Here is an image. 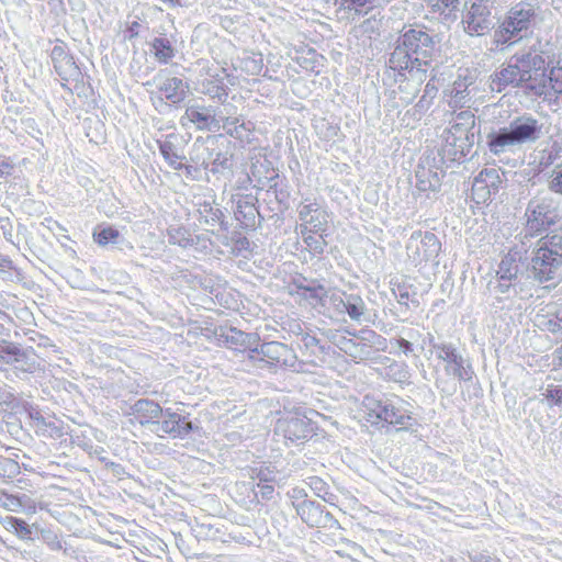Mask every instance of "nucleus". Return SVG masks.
I'll list each match as a JSON object with an SVG mask.
<instances>
[{"mask_svg":"<svg viewBox=\"0 0 562 562\" xmlns=\"http://www.w3.org/2000/svg\"><path fill=\"white\" fill-rule=\"evenodd\" d=\"M437 52V42L427 27L415 25L404 30L395 42L390 54L389 68L392 71H407L419 81H425L428 72L435 70L434 57Z\"/></svg>","mask_w":562,"mask_h":562,"instance_id":"nucleus-1","label":"nucleus"},{"mask_svg":"<svg viewBox=\"0 0 562 562\" xmlns=\"http://www.w3.org/2000/svg\"><path fill=\"white\" fill-rule=\"evenodd\" d=\"M543 124L531 114L514 117L507 125L491 131L486 135L488 150L499 156L514 153L525 145L538 142L542 136Z\"/></svg>","mask_w":562,"mask_h":562,"instance_id":"nucleus-2","label":"nucleus"},{"mask_svg":"<svg viewBox=\"0 0 562 562\" xmlns=\"http://www.w3.org/2000/svg\"><path fill=\"white\" fill-rule=\"evenodd\" d=\"M531 272L539 282L562 279V235L538 239L530 252Z\"/></svg>","mask_w":562,"mask_h":562,"instance_id":"nucleus-3","label":"nucleus"},{"mask_svg":"<svg viewBox=\"0 0 562 562\" xmlns=\"http://www.w3.org/2000/svg\"><path fill=\"white\" fill-rule=\"evenodd\" d=\"M362 405L367 419L372 425L384 423L397 430H407L415 424L408 404L398 397L378 398L366 395Z\"/></svg>","mask_w":562,"mask_h":562,"instance_id":"nucleus-4","label":"nucleus"},{"mask_svg":"<svg viewBox=\"0 0 562 562\" xmlns=\"http://www.w3.org/2000/svg\"><path fill=\"white\" fill-rule=\"evenodd\" d=\"M536 19V7L531 1L521 0L512 5L498 24L494 37L497 44L513 45L516 38L527 33Z\"/></svg>","mask_w":562,"mask_h":562,"instance_id":"nucleus-5","label":"nucleus"},{"mask_svg":"<svg viewBox=\"0 0 562 562\" xmlns=\"http://www.w3.org/2000/svg\"><path fill=\"white\" fill-rule=\"evenodd\" d=\"M496 0H467L463 4L461 24L469 36L487 35L499 23Z\"/></svg>","mask_w":562,"mask_h":562,"instance_id":"nucleus-6","label":"nucleus"},{"mask_svg":"<svg viewBox=\"0 0 562 562\" xmlns=\"http://www.w3.org/2000/svg\"><path fill=\"white\" fill-rule=\"evenodd\" d=\"M557 211V202L550 194L537 195L532 198L527 205L525 216L527 233L521 240L522 245L527 244V239L547 229L554 223Z\"/></svg>","mask_w":562,"mask_h":562,"instance_id":"nucleus-7","label":"nucleus"},{"mask_svg":"<svg viewBox=\"0 0 562 562\" xmlns=\"http://www.w3.org/2000/svg\"><path fill=\"white\" fill-rule=\"evenodd\" d=\"M520 71L525 75L527 89L535 95L548 97V85L546 68L547 61L541 53L536 49L518 53L514 55Z\"/></svg>","mask_w":562,"mask_h":562,"instance_id":"nucleus-8","label":"nucleus"},{"mask_svg":"<svg viewBox=\"0 0 562 562\" xmlns=\"http://www.w3.org/2000/svg\"><path fill=\"white\" fill-rule=\"evenodd\" d=\"M429 344L438 359L442 360L445 371L459 381H470L474 374L472 366L463 358L458 348L451 342H436L429 334Z\"/></svg>","mask_w":562,"mask_h":562,"instance_id":"nucleus-9","label":"nucleus"},{"mask_svg":"<svg viewBox=\"0 0 562 562\" xmlns=\"http://www.w3.org/2000/svg\"><path fill=\"white\" fill-rule=\"evenodd\" d=\"M315 427L310 418L303 415H290L280 418L274 427L277 440L284 445L303 443L314 434Z\"/></svg>","mask_w":562,"mask_h":562,"instance_id":"nucleus-10","label":"nucleus"},{"mask_svg":"<svg viewBox=\"0 0 562 562\" xmlns=\"http://www.w3.org/2000/svg\"><path fill=\"white\" fill-rule=\"evenodd\" d=\"M406 250L408 258L417 266L436 260L441 250V243L431 232L415 231L408 238Z\"/></svg>","mask_w":562,"mask_h":562,"instance_id":"nucleus-11","label":"nucleus"},{"mask_svg":"<svg viewBox=\"0 0 562 562\" xmlns=\"http://www.w3.org/2000/svg\"><path fill=\"white\" fill-rule=\"evenodd\" d=\"M250 358L258 361V368L261 369L266 366L293 367L295 362L292 350L279 341L265 342L259 349H252Z\"/></svg>","mask_w":562,"mask_h":562,"instance_id":"nucleus-12","label":"nucleus"},{"mask_svg":"<svg viewBox=\"0 0 562 562\" xmlns=\"http://www.w3.org/2000/svg\"><path fill=\"white\" fill-rule=\"evenodd\" d=\"M394 80L398 82L396 89L390 92V106L392 109L405 108L411 104L419 92V87L424 81H419L413 74L407 71H396Z\"/></svg>","mask_w":562,"mask_h":562,"instance_id":"nucleus-13","label":"nucleus"},{"mask_svg":"<svg viewBox=\"0 0 562 562\" xmlns=\"http://www.w3.org/2000/svg\"><path fill=\"white\" fill-rule=\"evenodd\" d=\"M145 87H155L171 103H180L186 99L188 86L182 79L172 77L167 70L158 71L151 80L144 83Z\"/></svg>","mask_w":562,"mask_h":562,"instance_id":"nucleus-14","label":"nucleus"},{"mask_svg":"<svg viewBox=\"0 0 562 562\" xmlns=\"http://www.w3.org/2000/svg\"><path fill=\"white\" fill-rule=\"evenodd\" d=\"M501 170L485 168L479 172L472 183V199L476 203H485L492 194H496L501 188Z\"/></svg>","mask_w":562,"mask_h":562,"instance_id":"nucleus-15","label":"nucleus"},{"mask_svg":"<svg viewBox=\"0 0 562 562\" xmlns=\"http://www.w3.org/2000/svg\"><path fill=\"white\" fill-rule=\"evenodd\" d=\"M161 420L154 422L151 430L159 434H166L172 438H184L193 427L187 416L172 412L170 408L162 411Z\"/></svg>","mask_w":562,"mask_h":562,"instance_id":"nucleus-16","label":"nucleus"},{"mask_svg":"<svg viewBox=\"0 0 562 562\" xmlns=\"http://www.w3.org/2000/svg\"><path fill=\"white\" fill-rule=\"evenodd\" d=\"M491 87L493 90H496L497 92L503 91L507 87H526L527 88V81L525 78V75L520 71V68L515 61L514 55L509 58V60L504 64L499 70H497L492 76V83Z\"/></svg>","mask_w":562,"mask_h":562,"instance_id":"nucleus-17","label":"nucleus"},{"mask_svg":"<svg viewBox=\"0 0 562 562\" xmlns=\"http://www.w3.org/2000/svg\"><path fill=\"white\" fill-rule=\"evenodd\" d=\"M183 119L193 123L200 131H212L220 126L215 108L212 105L206 106L198 103L188 105Z\"/></svg>","mask_w":562,"mask_h":562,"instance_id":"nucleus-18","label":"nucleus"},{"mask_svg":"<svg viewBox=\"0 0 562 562\" xmlns=\"http://www.w3.org/2000/svg\"><path fill=\"white\" fill-rule=\"evenodd\" d=\"M228 77L225 69L220 72L209 75L206 78L198 81L196 90L207 95L210 99L220 103H225L228 97L225 78Z\"/></svg>","mask_w":562,"mask_h":562,"instance_id":"nucleus-19","label":"nucleus"},{"mask_svg":"<svg viewBox=\"0 0 562 562\" xmlns=\"http://www.w3.org/2000/svg\"><path fill=\"white\" fill-rule=\"evenodd\" d=\"M295 508L300 518L310 527H325L334 521L333 515L329 512H325L319 503L303 501Z\"/></svg>","mask_w":562,"mask_h":562,"instance_id":"nucleus-20","label":"nucleus"},{"mask_svg":"<svg viewBox=\"0 0 562 562\" xmlns=\"http://www.w3.org/2000/svg\"><path fill=\"white\" fill-rule=\"evenodd\" d=\"M330 300L340 312H346L349 317L357 323L364 319L367 305L362 297L358 294L331 295Z\"/></svg>","mask_w":562,"mask_h":562,"instance_id":"nucleus-21","label":"nucleus"},{"mask_svg":"<svg viewBox=\"0 0 562 562\" xmlns=\"http://www.w3.org/2000/svg\"><path fill=\"white\" fill-rule=\"evenodd\" d=\"M415 188L419 192H435L441 186V171L431 166L419 164L415 171Z\"/></svg>","mask_w":562,"mask_h":562,"instance_id":"nucleus-22","label":"nucleus"},{"mask_svg":"<svg viewBox=\"0 0 562 562\" xmlns=\"http://www.w3.org/2000/svg\"><path fill=\"white\" fill-rule=\"evenodd\" d=\"M471 144L469 137L462 136L459 139V136L453 133L447 131L445 136V144L442 146V151L453 161H460L463 159L470 148Z\"/></svg>","mask_w":562,"mask_h":562,"instance_id":"nucleus-23","label":"nucleus"},{"mask_svg":"<svg viewBox=\"0 0 562 562\" xmlns=\"http://www.w3.org/2000/svg\"><path fill=\"white\" fill-rule=\"evenodd\" d=\"M136 418L142 425L149 424L153 427L154 422L162 414L160 405L151 400L143 398L136 401L133 406Z\"/></svg>","mask_w":562,"mask_h":562,"instance_id":"nucleus-24","label":"nucleus"},{"mask_svg":"<svg viewBox=\"0 0 562 562\" xmlns=\"http://www.w3.org/2000/svg\"><path fill=\"white\" fill-rule=\"evenodd\" d=\"M52 58L55 70L63 80H68L69 77L79 72L75 61L66 54L61 46H55L53 48Z\"/></svg>","mask_w":562,"mask_h":562,"instance_id":"nucleus-25","label":"nucleus"},{"mask_svg":"<svg viewBox=\"0 0 562 562\" xmlns=\"http://www.w3.org/2000/svg\"><path fill=\"white\" fill-rule=\"evenodd\" d=\"M431 12L438 14L439 19L446 23L458 20L460 12V0H429Z\"/></svg>","mask_w":562,"mask_h":562,"instance_id":"nucleus-26","label":"nucleus"},{"mask_svg":"<svg viewBox=\"0 0 562 562\" xmlns=\"http://www.w3.org/2000/svg\"><path fill=\"white\" fill-rule=\"evenodd\" d=\"M475 125V116L474 114L469 111H461L459 113H456L451 121H450V127L447 130L454 135L459 136V139L464 137H469L470 131Z\"/></svg>","mask_w":562,"mask_h":562,"instance_id":"nucleus-27","label":"nucleus"},{"mask_svg":"<svg viewBox=\"0 0 562 562\" xmlns=\"http://www.w3.org/2000/svg\"><path fill=\"white\" fill-rule=\"evenodd\" d=\"M0 506L4 509L13 513H20L24 510L34 509V504L32 499L23 494V495H13L9 494L4 491L0 492Z\"/></svg>","mask_w":562,"mask_h":562,"instance_id":"nucleus-28","label":"nucleus"},{"mask_svg":"<svg viewBox=\"0 0 562 562\" xmlns=\"http://www.w3.org/2000/svg\"><path fill=\"white\" fill-rule=\"evenodd\" d=\"M519 251H514L507 254L498 266L497 276L502 279V281H513L516 280L519 272V263L520 260Z\"/></svg>","mask_w":562,"mask_h":562,"instance_id":"nucleus-29","label":"nucleus"},{"mask_svg":"<svg viewBox=\"0 0 562 562\" xmlns=\"http://www.w3.org/2000/svg\"><path fill=\"white\" fill-rule=\"evenodd\" d=\"M93 239L97 244H99L100 246H106L109 244H113V245H121V244H126V246L128 248H133L132 245H130V243H127L120 234V232L108 225V226H99L94 232H93Z\"/></svg>","mask_w":562,"mask_h":562,"instance_id":"nucleus-30","label":"nucleus"},{"mask_svg":"<svg viewBox=\"0 0 562 562\" xmlns=\"http://www.w3.org/2000/svg\"><path fill=\"white\" fill-rule=\"evenodd\" d=\"M159 150L172 169L181 170L182 168H186L188 172L190 171V167L182 164V159L184 157L179 154L178 148L172 142L168 139L159 142Z\"/></svg>","mask_w":562,"mask_h":562,"instance_id":"nucleus-31","label":"nucleus"},{"mask_svg":"<svg viewBox=\"0 0 562 562\" xmlns=\"http://www.w3.org/2000/svg\"><path fill=\"white\" fill-rule=\"evenodd\" d=\"M223 128L229 136L243 140L248 137L250 123L240 121L238 117H225L223 120Z\"/></svg>","mask_w":562,"mask_h":562,"instance_id":"nucleus-32","label":"nucleus"},{"mask_svg":"<svg viewBox=\"0 0 562 562\" xmlns=\"http://www.w3.org/2000/svg\"><path fill=\"white\" fill-rule=\"evenodd\" d=\"M258 214L257 207L252 202L247 200H238L235 216L246 227L256 225V216Z\"/></svg>","mask_w":562,"mask_h":562,"instance_id":"nucleus-33","label":"nucleus"},{"mask_svg":"<svg viewBox=\"0 0 562 562\" xmlns=\"http://www.w3.org/2000/svg\"><path fill=\"white\" fill-rule=\"evenodd\" d=\"M357 338L361 339L363 346L371 351H384L387 348L386 338L371 329L359 330Z\"/></svg>","mask_w":562,"mask_h":562,"instance_id":"nucleus-34","label":"nucleus"},{"mask_svg":"<svg viewBox=\"0 0 562 562\" xmlns=\"http://www.w3.org/2000/svg\"><path fill=\"white\" fill-rule=\"evenodd\" d=\"M168 243L182 248L191 247L195 244L193 235L184 227L170 226L167 229Z\"/></svg>","mask_w":562,"mask_h":562,"instance_id":"nucleus-35","label":"nucleus"},{"mask_svg":"<svg viewBox=\"0 0 562 562\" xmlns=\"http://www.w3.org/2000/svg\"><path fill=\"white\" fill-rule=\"evenodd\" d=\"M151 47L155 57L161 64H168L175 57V48L167 38L155 37Z\"/></svg>","mask_w":562,"mask_h":562,"instance_id":"nucleus-36","label":"nucleus"},{"mask_svg":"<svg viewBox=\"0 0 562 562\" xmlns=\"http://www.w3.org/2000/svg\"><path fill=\"white\" fill-rule=\"evenodd\" d=\"M36 431L50 438H60L64 432L63 429L55 422H47L41 414L32 415Z\"/></svg>","mask_w":562,"mask_h":562,"instance_id":"nucleus-37","label":"nucleus"},{"mask_svg":"<svg viewBox=\"0 0 562 562\" xmlns=\"http://www.w3.org/2000/svg\"><path fill=\"white\" fill-rule=\"evenodd\" d=\"M328 223V214L326 211L319 209L311 215L304 224V229L310 233L323 234L326 231Z\"/></svg>","mask_w":562,"mask_h":562,"instance_id":"nucleus-38","label":"nucleus"},{"mask_svg":"<svg viewBox=\"0 0 562 562\" xmlns=\"http://www.w3.org/2000/svg\"><path fill=\"white\" fill-rule=\"evenodd\" d=\"M200 214V223H204L210 226H215L216 224L223 225L222 221L223 212L212 206L210 203H203L199 209Z\"/></svg>","mask_w":562,"mask_h":562,"instance_id":"nucleus-39","label":"nucleus"},{"mask_svg":"<svg viewBox=\"0 0 562 562\" xmlns=\"http://www.w3.org/2000/svg\"><path fill=\"white\" fill-rule=\"evenodd\" d=\"M15 370L22 372L32 373L35 371L37 363L32 351L25 350L21 348V357H16V360L13 363Z\"/></svg>","mask_w":562,"mask_h":562,"instance_id":"nucleus-40","label":"nucleus"},{"mask_svg":"<svg viewBox=\"0 0 562 562\" xmlns=\"http://www.w3.org/2000/svg\"><path fill=\"white\" fill-rule=\"evenodd\" d=\"M540 402L547 403L549 406L562 405V387L558 385H548L546 389L540 390Z\"/></svg>","mask_w":562,"mask_h":562,"instance_id":"nucleus-41","label":"nucleus"},{"mask_svg":"<svg viewBox=\"0 0 562 562\" xmlns=\"http://www.w3.org/2000/svg\"><path fill=\"white\" fill-rule=\"evenodd\" d=\"M548 95L551 91L554 94H562V66L552 67L547 77Z\"/></svg>","mask_w":562,"mask_h":562,"instance_id":"nucleus-42","label":"nucleus"},{"mask_svg":"<svg viewBox=\"0 0 562 562\" xmlns=\"http://www.w3.org/2000/svg\"><path fill=\"white\" fill-rule=\"evenodd\" d=\"M16 357H21V348L12 342H4L0 345V358L2 366H13Z\"/></svg>","mask_w":562,"mask_h":562,"instance_id":"nucleus-43","label":"nucleus"},{"mask_svg":"<svg viewBox=\"0 0 562 562\" xmlns=\"http://www.w3.org/2000/svg\"><path fill=\"white\" fill-rule=\"evenodd\" d=\"M345 353L349 355L355 359L364 360L371 356V350L363 346L361 339H351L350 345L347 347Z\"/></svg>","mask_w":562,"mask_h":562,"instance_id":"nucleus-44","label":"nucleus"},{"mask_svg":"<svg viewBox=\"0 0 562 562\" xmlns=\"http://www.w3.org/2000/svg\"><path fill=\"white\" fill-rule=\"evenodd\" d=\"M548 188L551 192L562 195V165L552 170L548 180Z\"/></svg>","mask_w":562,"mask_h":562,"instance_id":"nucleus-45","label":"nucleus"},{"mask_svg":"<svg viewBox=\"0 0 562 562\" xmlns=\"http://www.w3.org/2000/svg\"><path fill=\"white\" fill-rule=\"evenodd\" d=\"M325 296H326V290L322 285L305 289V297L307 300H310V303L313 306H316L318 304L323 305V300Z\"/></svg>","mask_w":562,"mask_h":562,"instance_id":"nucleus-46","label":"nucleus"},{"mask_svg":"<svg viewBox=\"0 0 562 562\" xmlns=\"http://www.w3.org/2000/svg\"><path fill=\"white\" fill-rule=\"evenodd\" d=\"M304 243L310 248V250L315 254H322L326 245V241L323 238L322 234H319L318 237H315L313 235L304 236Z\"/></svg>","mask_w":562,"mask_h":562,"instance_id":"nucleus-47","label":"nucleus"},{"mask_svg":"<svg viewBox=\"0 0 562 562\" xmlns=\"http://www.w3.org/2000/svg\"><path fill=\"white\" fill-rule=\"evenodd\" d=\"M20 472L18 462L12 459H2L0 457V476L13 475Z\"/></svg>","mask_w":562,"mask_h":562,"instance_id":"nucleus-48","label":"nucleus"},{"mask_svg":"<svg viewBox=\"0 0 562 562\" xmlns=\"http://www.w3.org/2000/svg\"><path fill=\"white\" fill-rule=\"evenodd\" d=\"M12 522L15 524L13 532L21 540H31V538H32V530H31V527L26 524V521H24L23 519L19 518L18 520H12Z\"/></svg>","mask_w":562,"mask_h":562,"instance_id":"nucleus-49","label":"nucleus"},{"mask_svg":"<svg viewBox=\"0 0 562 562\" xmlns=\"http://www.w3.org/2000/svg\"><path fill=\"white\" fill-rule=\"evenodd\" d=\"M301 342L305 348L311 349L314 355L324 352V347L319 345V340L315 336L306 334L302 336Z\"/></svg>","mask_w":562,"mask_h":562,"instance_id":"nucleus-50","label":"nucleus"},{"mask_svg":"<svg viewBox=\"0 0 562 562\" xmlns=\"http://www.w3.org/2000/svg\"><path fill=\"white\" fill-rule=\"evenodd\" d=\"M342 4L347 9H355L356 11L358 8H362L367 4H381L383 2H389L390 0H341Z\"/></svg>","mask_w":562,"mask_h":562,"instance_id":"nucleus-51","label":"nucleus"},{"mask_svg":"<svg viewBox=\"0 0 562 562\" xmlns=\"http://www.w3.org/2000/svg\"><path fill=\"white\" fill-rule=\"evenodd\" d=\"M256 471V477L259 480V483H269L276 480V473L270 468H258L254 469Z\"/></svg>","mask_w":562,"mask_h":562,"instance_id":"nucleus-52","label":"nucleus"},{"mask_svg":"<svg viewBox=\"0 0 562 562\" xmlns=\"http://www.w3.org/2000/svg\"><path fill=\"white\" fill-rule=\"evenodd\" d=\"M257 488L258 490L255 491L256 496H260L262 499H271L272 498V495L274 492L273 485H271L269 483H258Z\"/></svg>","mask_w":562,"mask_h":562,"instance_id":"nucleus-53","label":"nucleus"},{"mask_svg":"<svg viewBox=\"0 0 562 562\" xmlns=\"http://www.w3.org/2000/svg\"><path fill=\"white\" fill-rule=\"evenodd\" d=\"M310 486L319 497H324V494H326L327 485L317 476L310 477Z\"/></svg>","mask_w":562,"mask_h":562,"instance_id":"nucleus-54","label":"nucleus"},{"mask_svg":"<svg viewBox=\"0 0 562 562\" xmlns=\"http://www.w3.org/2000/svg\"><path fill=\"white\" fill-rule=\"evenodd\" d=\"M319 207L316 204H303L299 209V217L300 220L305 223L306 220L313 215L315 211H318Z\"/></svg>","mask_w":562,"mask_h":562,"instance_id":"nucleus-55","label":"nucleus"},{"mask_svg":"<svg viewBox=\"0 0 562 562\" xmlns=\"http://www.w3.org/2000/svg\"><path fill=\"white\" fill-rule=\"evenodd\" d=\"M44 540L52 550H61L63 548L61 541L58 539L57 535L52 531H47L44 535Z\"/></svg>","mask_w":562,"mask_h":562,"instance_id":"nucleus-56","label":"nucleus"},{"mask_svg":"<svg viewBox=\"0 0 562 562\" xmlns=\"http://www.w3.org/2000/svg\"><path fill=\"white\" fill-rule=\"evenodd\" d=\"M83 449L89 452L90 454H93V456H97L98 459L102 462L105 461V458L102 457V453L104 452V449L102 447H95L93 448V446L91 443H85L83 446Z\"/></svg>","mask_w":562,"mask_h":562,"instance_id":"nucleus-57","label":"nucleus"},{"mask_svg":"<svg viewBox=\"0 0 562 562\" xmlns=\"http://www.w3.org/2000/svg\"><path fill=\"white\" fill-rule=\"evenodd\" d=\"M396 345L407 356L413 352V345L409 340L404 338L396 339Z\"/></svg>","mask_w":562,"mask_h":562,"instance_id":"nucleus-58","label":"nucleus"},{"mask_svg":"<svg viewBox=\"0 0 562 562\" xmlns=\"http://www.w3.org/2000/svg\"><path fill=\"white\" fill-rule=\"evenodd\" d=\"M351 338H347L342 335L338 337L337 340H335V345L344 352H346L347 347L350 345Z\"/></svg>","mask_w":562,"mask_h":562,"instance_id":"nucleus-59","label":"nucleus"},{"mask_svg":"<svg viewBox=\"0 0 562 562\" xmlns=\"http://www.w3.org/2000/svg\"><path fill=\"white\" fill-rule=\"evenodd\" d=\"M473 562H499V560L488 554H477L473 558Z\"/></svg>","mask_w":562,"mask_h":562,"instance_id":"nucleus-60","label":"nucleus"},{"mask_svg":"<svg viewBox=\"0 0 562 562\" xmlns=\"http://www.w3.org/2000/svg\"><path fill=\"white\" fill-rule=\"evenodd\" d=\"M512 286H514L512 281H502V279L499 278L498 284L496 288L498 289V291L501 293H506Z\"/></svg>","mask_w":562,"mask_h":562,"instance_id":"nucleus-61","label":"nucleus"},{"mask_svg":"<svg viewBox=\"0 0 562 562\" xmlns=\"http://www.w3.org/2000/svg\"><path fill=\"white\" fill-rule=\"evenodd\" d=\"M326 125H327V133L325 134V137L326 138H333V137L337 136L338 131H339L338 126L337 125H330L328 123H326Z\"/></svg>","mask_w":562,"mask_h":562,"instance_id":"nucleus-62","label":"nucleus"},{"mask_svg":"<svg viewBox=\"0 0 562 562\" xmlns=\"http://www.w3.org/2000/svg\"><path fill=\"white\" fill-rule=\"evenodd\" d=\"M19 518L16 517H12V516H7L4 519H3V525L4 527L10 530V531H13L14 527H15V524L12 522V520H18Z\"/></svg>","mask_w":562,"mask_h":562,"instance_id":"nucleus-63","label":"nucleus"},{"mask_svg":"<svg viewBox=\"0 0 562 562\" xmlns=\"http://www.w3.org/2000/svg\"><path fill=\"white\" fill-rule=\"evenodd\" d=\"M250 64H251V72L252 74H257L261 70V64H262V59L260 58L259 60H250Z\"/></svg>","mask_w":562,"mask_h":562,"instance_id":"nucleus-64","label":"nucleus"}]
</instances>
